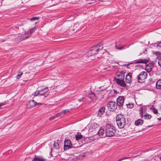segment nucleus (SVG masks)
Listing matches in <instances>:
<instances>
[{"instance_id": "1", "label": "nucleus", "mask_w": 161, "mask_h": 161, "mask_svg": "<svg viewBox=\"0 0 161 161\" xmlns=\"http://www.w3.org/2000/svg\"><path fill=\"white\" fill-rule=\"evenodd\" d=\"M103 47V44L100 42L96 46L92 47L91 49L86 53V54L85 55L84 57L87 55H88L89 56H91L95 55L97 54L98 51L101 50Z\"/></svg>"}, {"instance_id": "2", "label": "nucleus", "mask_w": 161, "mask_h": 161, "mask_svg": "<svg viewBox=\"0 0 161 161\" xmlns=\"http://www.w3.org/2000/svg\"><path fill=\"white\" fill-rule=\"evenodd\" d=\"M116 121L119 128H123L126 125V120L124 116L122 114H118L116 117Z\"/></svg>"}, {"instance_id": "3", "label": "nucleus", "mask_w": 161, "mask_h": 161, "mask_svg": "<svg viewBox=\"0 0 161 161\" xmlns=\"http://www.w3.org/2000/svg\"><path fill=\"white\" fill-rule=\"evenodd\" d=\"M105 130V135L107 136L108 137L114 136L116 132L115 128L109 124L106 125Z\"/></svg>"}, {"instance_id": "4", "label": "nucleus", "mask_w": 161, "mask_h": 161, "mask_svg": "<svg viewBox=\"0 0 161 161\" xmlns=\"http://www.w3.org/2000/svg\"><path fill=\"white\" fill-rule=\"evenodd\" d=\"M48 91V88L47 87H46V88L40 90L36 91L32 94V95L35 96H37L39 95H43L44 96V97H46L48 96V94H45Z\"/></svg>"}, {"instance_id": "5", "label": "nucleus", "mask_w": 161, "mask_h": 161, "mask_svg": "<svg viewBox=\"0 0 161 161\" xmlns=\"http://www.w3.org/2000/svg\"><path fill=\"white\" fill-rule=\"evenodd\" d=\"M30 36V35L25 31L24 34L19 35L16 39V41L17 43L28 38Z\"/></svg>"}, {"instance_id": "6", "label": "nucleus", "mask_w": 161, "mask_h": 161, "mask_svg": "<svg viewBox=\"0 0 161 161\" xmlns=\"http://www.w3.org/2000/svg\"><path fill=\"white\" fill-rule=\"evenodd\" d=\"M147 74L145 71L142 72L137 76V81L138 82L142 83L147 77Z\"/></svg>"}, {"instance_id": "7", "label": "nucleus", "mask_w": 161, "mask_h": 161, "mask_svg": "<svg viewBox=\"0 0 161 161\" xmlns=\"http://www.w3.org/2000/svg\"><path fill=\"white\" fill-rule=\"evenodd\" d=\"M107 108L110 111H115L117 108L116 103L113 101L109 102L107 104Z\"/></svg>"}, {"instance_id": "8", "label": "nucleus", "mask_w": 161, "mask_h": 161, "mask_svg": "<svg viewBox=\"0 0 161 161\" xmlns=\"http://www.w3.org/2000/svg\"><path fill=\"white\" fill-rule=\"evenodd\" d=\"M73 147V146L71 143L70 141L68 139H65L64 140V150H67L70 148Z\"/></svg>"}, {"instance_id": "9", "label": "nucleus", "mask_w": 161, "mask_h": 161, "mask_svg": "<svg viewBox=\"0 0 161 161\" xmlns=\"http://www.w3.org/2000/svg\"><path fill=\"white\" fill-rule=\"evenodd\" d=\"M124 101V97H119L116 100V104L119 107H122Z\"/></svg>"}, {"instance_id": "10", "label": "nucleus", "mask_w": 161, "mask_h": 161, "mask_svg": "<svg viewBox=\"0 0 161 161\" xmlns=\"http://www.w3.org/2000/svg\"><path fill=\"white\" fill-rule=\"evenodd\" d=\"M125 72L124 71L121 72L119 74H118L117 76L118 78H115V80H124L125 77Z\"/></svg>"}, {"instance_id": "11", "label": "nucleus", "mask_w": 161, "mask_h": 161, "mask_svg": "<svg viewBox=\"0 0 161 161\" xmlns=\"http://www.w3.org/2000/svg\"><path fill=\"white\" fill-rule=\"evenodd\" d=\"M46 159L43 157L35 155L34 158L31 161H46Z\"/></svg>"}, {"instance_id": "12", "label": "nucleus", "mask_w": 161, "mask_h": 161, "mask_svg": "<svg viewBox=\"0 0 161 161\" xmlns=\"http://www.w3.org/2000/svg\"><path fill=\"white\" fill-rule=\"evenodd\" d=\"M115 81L117 84H119L121 86L124 87H128V86L124 80H116Z\"/></svg>"}, {"instance_id": "13", "label": "nucleus", "mask_w": 161, "mask_h": 161, "mask_svg": "<svg viewBox=\"0 0 161 161\" xmlns=\"http://www.w3.org/2000/svg\"><path fill=\"white\" fill-rule=\"evenodd\" d=\"M149 62L147 59H142L140 58L134 61V63L135 64L138 63H143L146 64Z\"/></svg>"}, {"instance_id": "14", "label": "nucleus", "mask_w": 161, "mask_h": 161, "mask_svg": "<svg viewBox=\"0 0 161 161\" xmlns=\"http://www.w3.org/2000/svg\"><path fill=\"white\" fill-rule=\"evenodd\" d=\"M132 73H129L126 75L125 77V81L127 83H130L131 82Z\"/></svg>"}, {"instance_id": "15", "label": "nucleus", "mask_w": 161, "mask_h": 161, "mask_svg": "<svg viewBox=\"0 0 161 161\" xmlns=\"http://www.w3.org/2000/svg\"><path fill=\"white\" fill-rule=\"evenodd\" d=\"M153 68V64L152 63H150L147 64L145 67V70L147 72L151 71L152 69Z\"/></svg>"}, {"instance_id": "16", "label": "nucleus", "mask_w": 161, "mask_h": 161, "mask_svg": "<svg viewBox=\"0 0 161 161\" xmlns=\"http://www.w3.org/2000/svg\"><path fill=\"white\" fill-rule=\"evenodd\" d=\"M105 108L104 107H102L100 108L98 111L97 113V116L101 117L104 113Z\"/></svg>"}, {"instance_id": "17", "label": "nucleus", "mask_w": 161, "mask_h": 161, "mask_svg": "<svg viewBox=\"0 0 161 161\" xmlns=\"http://www.w3.org/2000/svg\"><path fill=\"white\" fill-rule=\"evenodd\" d=\"M37 104V102L34 100H31L29 101L27 104L29 106L30 108H32L35 106Z\"/></svg>"}, {"instance_id": "18", "label": "nucleus", "mask_w": 161, "mask_h": 161, "mask_svg": "<svg viewBox=\"0 0 161 161\" xmlns=\"http://www.w3.org/2000/svg\"><path fill=\"white\" fill-rule=\"evenodd\" d=\"M91 127L93 130H96L97 129H98L99 128V126L97 123H94L92 125Z\"/></svg>"}, {"instance_id": "19", "label": "nucleus", "mask_w": 161, "mask_h": 161, "mask_svg": "<svg viewBox=\"0 0 161 161\" xmlns=\"http://www.w3.org/2000/svg\"><path fill=\"white\" fill-rule=\"evenodd\" d=\"M143 123V120L139 119L135 121V124L136 126L142 125Z\"/></svg>"}, {"instance_id": "20", "label": "nucleus", "mask_w": 161, "mask_h": 161, "mask_svg": "<svg viewBox=\"0 0 161 161\" xmlns=\"http://www.w3.org/2000/svg\"><path fill=\"white\" fill-rule=\"evenodd\" d=\"M105 131L104 129H101L98 131L97 133L99 135V136L101 137H102Z\"/></svg>"}, {"instance_id": "21", "label": "nucleus", "mask_w": 161, "mask_h": 161, "mask_svg": "<svg viewBox=\"0 0 161 161\" xmlns=\"http://www.w3.org/2000/svg\"><path fill=\"white\" fill-rule=\"evenodd\" d=\"M156 87L157 89H161V80H159L157 82Z\"/></svg>"}, {"instance_id": "22", "label": "nucleus", "mask_w": 161, "mask_h": 161, "mask_svg": "<svg viewBox=\"0 0 161 161\" xmlns=\"http://www.w3.org/2000/svg\"><path fill=\"white\" fill-rule=\"evenodd\" d=\"M82 137V135L80 133L78 132L77 135L75 136V139L76 140L78 141L79 140L81 139Z\"/></svg>"}, {"instance_id": "23", "label": "nucleus", "mask_w": 161, "mask_h": 161, "mask_svg": "<svg viewBox=\"0 0 161 161\" xmlns=\"http://www.w3.org/2000/svg\"><path fill=\"white\" fill-rule=\"evenodd\" d=\"M94 137H86L84 138V140L86 142L88 143L91 142V140H93Z\"/></svg>"}, {"instance_id": "24", "label": "nucleus", "mask_w": 161, "mask_h": 161, "mask_svg": "<svg viewBox=\"0 0 161 161\" xmlns=\"http://www.w3.org/2000/svg\"><path fill=\"white\" fill-rule=\"evenodd\" d=\"M59 140L57 141V142H58ZM53 147L56 149H58L59 148V143L58 142H54L53 144Z\"/></svg>"}, {"instance_id": "25", "label": "nucleus", "mask_w": 161, "mask_h": 161, "mask_svg": "<svg viewBox=\"0 0 161 161\" xmlns=\"http://www.w3.org/2000/svg\"><path fill=\"white\" fill-rule=\"evenodd\" d=\"M152 116L151 115L147 113L143 116V118L146 119H150L151 118Z\"/></svg>"}, {"instance_id": "26", "label": "nucleus", "mask_w": 161, "mask_h": 161, "mask_svg": "<svg viewBox=\"0 0 161 161\" xmlns=\"http://www.w3.org/2000/svg\"><path fill=\"white\" fill-rule=\"evenodd\" d=\"M151 109L153 110V112L155 114H158V110L153 107H152L150 108ZM157 116H158L157 114Z\"/></svg>"}, {"instance_id": "27", "label": "nucleus", "mask_w": 161, "mask_h": 161, "mask_svg": "<svg viewBox=\"0 0 161 161\" xmlns=\"http://www.w3.org/2000/svg\"><path fill=\"white\" fill-rule=\"evenodd\" d=\"M36 28L34 27L33 28L31 29L29 31H26L27 33H29L30 35V36L31 35V34L33 32L36 30Z\"/></svg>"}, {"instance_id": "28", "label": "nucleus", "mask_w": 161, "mask_h": 161, "mask_svg": "<svg viewBox=\"0 0 161 161\" xmlns=\"http://www.w3.org/2000/svg\"><path fill=\"white\" fill-rule=\"evenodd\" d=\"M40 18L38 17H33L31 19H28L31 21H34L35 20H38Z\"/></svg>"}, {"instance_id": "29", "label": "nucleus", "mask_w": 161, "mask_h": 161, "mask_svg": "<svg viewBox=\"0 0 161 161\" xmlns=\"http://www.w3.org/2000/svg\"><path fill=\"white\" fill-rule=\"evenodd\" d=\"M115 47L117 49H118L119 50H122V49H123L125 47V46H123L120 47H119L117 46V44H116Z\"/></svg>"}, {"instance_id": "30", "label": "nucleus", "mask_w": 161, "mask_h": 161, "mask_svg": "<svg viewBox=\"0 0 161 161\" xmlns=\"http://www.w3.org/2000/svg\"><path fill=\"white\" fill-rule=\"evenodd\" d=\"M23 74V73L22 72H19L18 75L17 76V79H19L21 75H22Z\"/></svg>"}, {"instance_id": "31", "label": "nucleus", "mask_w": 161, "mask_h": 161, "mask_svg": "<svg viewBox=\"0 0 161 161\" xmlns=\"http://www.w3.org/2000/svg\"><path fill=\"white\" fill-rule=\"evenodd\" d=\"M142 111H143V108H142L141 107L139 109L140 115L141 116H142Z\"/></svg>"}, {"instance_id": "32", "label": "nucleus", "mask_w": 161, "mask_h": 161, "mask_svg": "<svg viewBox=\"0 0 161 161\" xmlns=\"http://www.w3.org/2000/svg\"><path fill=\"white\" fill-rule=\"evenodd\" d=\"M158 44L157 46V47L158 49H160L161 48V42H158Z\"/></svg>"}, {"instance_id": "33", "label": "nucleus", "mask_w": 161, "mask_h": 161, "mask_svg": "<svg viewBox=\"0 0 161 161\" xmlns=\"http://www.w3.org/2000/svg\"><path fill=\"white\" fill-rule=\"evenodd\" d=\"M6 102H5L0 103V109L2 108V107L6 104Z\"/></svg>"}, {"instance_id": "34", "label": "nucleus", "mask_w": 161, "mask_h": 161, "mask_svg": "<svg viewBox=\"0 0 161 161\" xmlns=\"http://www.w3.org/2000/svg\"><path fill=\"white\" fill-rule=\"evenodd\" d=\"M86 54H86L84 55L83 56H82V58L83 59H84V60H86V59L87 58H88L89 57L88 56V55H87V56H86L85 57H84V56Z\"/></svg>"}, {"instance_id": "35", "label": "nucleus", "mask_w": 161, "mask_h": 161, "mask_svg": "<svg viewBox=\"0 0 161 161\" xmlns=\"http://www.w3.org/2000/svg\"><path fill=\"white\" fill-rule=\"evenodd\" d=\"M130 158V157H126V158H123L122 159H120L118 161H122V160H125V159H128V158Z\"/></svg>"}, {"instance_id": "36", "label": "nucleus", "mask_w": 161, "mask_h": 161, "mask_svg": "<svg viewBox=\"0 0 161 161\" xmlns=\"http://www.w3.org/2000/svg\"><path fill=\"white\" fill-rule=\"evenodd\" d=\"M56 117H55V116H53L51 117H50L49 119L50 120H52L53 119H54L55 118H56Z\"/></svg>"}, {"instance_id": "37", "label": "nucleus", "mask_w": 161, "mask_h": 161, "mask_svg": "<svg viewBox=\"0 0 161 161\" xmlns=\"http://www.w3.org/2000/svg\"><path fill=\"white\" fill-rule=\"evenodd\" d=\"M158 63L159 66L161 67V58L159 59L158 61Z\"/></svg>"}, {"instance_id": "38", "label": "nucleus", "mask_w": 161, "mask_h": 161, "mask_svg": "<svg viewBox=\"0 0 161 161\" xmlns=\"http://www.w3.org/2000/svg\"><path fill=\"white\" fill-rule=\"evenodd\" d=\"M61 114V112H60L59 113H58L57 114H56L55 115V117H56V118L58 117H59Z\"/></svg>"}, {"instance_id": "39", "label": "nucleus", "mask_w": 161, "mask_h": 161, "mask_svg": "<svg viewBox=\"0 0 161 161\" xmlns=\"http://www.w3.org/2000/svg\"><path fill=\"white\" fill-rule=\"evenodd\" d=\"M84 98L83 97L82 98H81L80 99H78V101L79 102H84Z\"/></svg>"}, {"instance_id": "40", "label": "nucleus", "mask_w": 161, "mask_h": 161, "mask_svg": "<svg viewBox=\"0 0 161 161\" xmlns=\"http://www.w3.org/2000/svg\"><path fill=\"white\" fill-rule=\"evenodd\" d=\"M90 95H92V97H90L91 98V97H92V98H94V97L95 96V94L93 92H92V93L91 94H90Z\"/></svg>"}, {"instance_id": "41", "label": "nucleus", "mask_w": 161, "mask_h": 161, "mask_svg": "<svg viewBox=\"0 0 161 161\" xmlns=\"http://www.w3.org/2000/svg\"><path fill=\"white\" fill-rule=\"evenodd\" d=\"M60 112H61V114H65L66 113V112L65 111V110L61 111Z\"/></svg>"}, {"instance_id": "42", "label": "nucleus", "mask_w": 161, "mask_h": 161, "mask_svg": "<svg viewBox=\"0 0 161 161\" xmlns=\"http://www.w3.org/2000/svg\"><path fill=\"white\" fill-rule=\"evenodd\" d=\"M65 111L66 112V113H68L69 111V109H65Z\"/></svg>"}, {"instance_id": "43", "label": "nucleus", "mask_w": 161, "mask_h": 161, "mask_svg": "<svg viewBox=\"0 0 161 161\" xmlns=\"http://www.w3.org/2000/svg\"><path fill=\"white\" fill-rule=\"evenodd\" d=\"M157 119L158 120H161V117L159 118H158Z\"/></svg>"}, {"instance_id": "44", "label": "nucleus", "mask_w": 161, "mask_h": 161, "mask_svg": "<svg viewBox=\"0 0 161 161\" xmlns=\"http://www.w3.org/2000/svg\"><path fill=\"white\" fill-rule=\"evenodd\" d=\"M37 104L38 105H41L42 104V103H37Z\"/></svg>"}, {"instance_id": "45", "label": "nucleus", "mask_w": 161, "mask_h": 161, "mask_svg": "<svg viewBox=\"0 0 161 161\" xmlns=\"http://www.w3.org/2000/svg\"><path fill=\"white\" fill-rule=\"evenodd\" d=\"M152 126H153V125L148 126V127H152Z\"/></svg>"}, {"instance_id": "46", "label": "nucleus", "mask_w": 161, "mask_h": 161, "mask_svg": "<svg viewBox=\"0 0 161 161\" xmlns=\"http://www.w3.org/2000/svg\"><path fill=\"white\" fill-rule=\"evenodd\" d=\"M141 65L138 64V65H137V66H139L141 67Z\"/></svg>"}, {"instance_id": "47", "label": "nucleus", "mask_w": 161, "mask_h": 161, "mask_svg": "<svg viewBox=\"0 0 161 161\" xmlns=\"http://www.w3.org/2000/svg\"><path fill=\"white\" fill-rule=\"evenodd\" d=\"M101 52L102 53H104V52H103V51H101V52Z\"/></svg>"}, {"instance_id": "48", "label": "nucleus", "mask_w": 161, "mask_h": 161, "mask_svg": "<svg viewBox=\"0 0 161 161\" xmlns=\"http://www.w3.org/2000/svg\"><path fill=\"white\" fill-rule=\"evenodd\" d=\"M160 159L161 160V157H160Z\"/></svg>"}]
</instances>
